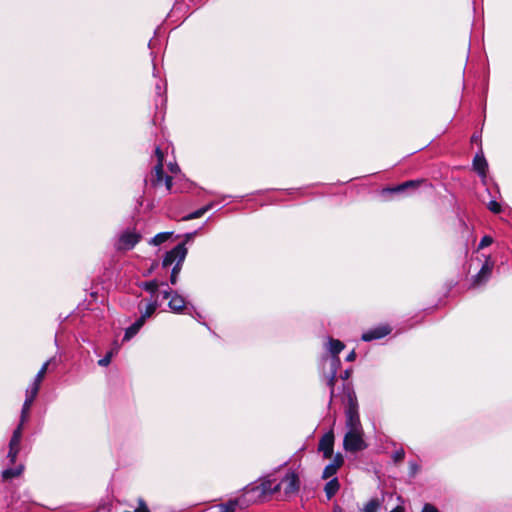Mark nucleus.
Masks as SVG:
<instances>
[{"label": "nucleus", "instance_id": "20", "mask_svg": "<svg viewBox=\"0 0 512 512\" xmlns=\"http://www.w3.org/2000/svg\"><path fill=\"white\" fill-rule=\"evenodd\" d=\"M215 203L214 202H210L208 203L207 205L201 207L200 209H197L196 211H193L191 212L190 214H188L187 216H185L183 219L184 220H192V219H197V218H200L202 217L206 212H208L209 210H211L213 207H214Z\"/></svg>", "mask_w": 512, "mask_h": 512}, {"label": "nucleus", "instance_id": "7", "mask_svg": "<svg viewBox=\"0 0 512 512\" xmlns=\"http://www.w3.org/2000/svg\"><path fill=\"white\" fill-rule=\"evenodd\" d=\"M187 255V248L185 247V243H179L176 245L173 249L166 252L163 260H162V266L164 268H167L171 266L172 264L175 265V263L184 262Z\"/></svg>", "mask_w": 512, "mask_h": 512}, {"label": "nucleus", "instance_id": "28", "mask_svg": "<svg viewBox=\"0 0 512 512\" xmlns=\"http://www.w3.org/2000/svg\"><path fill=\"white\" fill-rule=\"evenodd\" d=\"M380 504L377 499H371L365 506L363 511L364 512H377Z\"/></svg>", "mask_w": 512, "mask_h": 512}, {"label": "nucleus", "instance_id": "39", "mask_svg": "<svg viewBox=\"0 0 512 512\" xmlns=\"http://www.w3.org/2000/svg\"><path fill=\"white\" fill-rule=\"evenodd\" d=\"M145 322L146 320L140 316L132 325L135 326L136 329L140 330Z\"/></svg>", "mask_w": 512, "mask_h": 512}, {"label": "nucleus", "instance_id": "10", "mask_svg": "<svg viewBox=\"0 0 512 512\" xmlns=\"http://www.w3.org/2000/svg\"><path fill=\"white\" fill-rule=\"evenodd\" d=\"M427 184V181L424 179H414L405 181L395 187L384 189L385 192L389 193H400L407 191H414L418 189L421 185Z\"/></svg>", "mask_w": 512, "mask_h": 512}, {"label": "nucleus", "instance_id": "31", "mask_svg": "<svg viewBox=\"0 0 512 512\" xmlns=\"http://www.w3.org/2000/svg\"><path fill=\"white\" fill-rule=\"evenodd\" d=\"M487 207H488V209H489L491 212H493V213H495V214H498V213H500V212H501V206H500V204H499L497 201H495V200H491V201L488 203V206H487Z\"/></svg>", "mask_w": 512, "mask_h": 512}, {"label": "nucleus", "instance_id": "25", "mask_svg": "<svg viewBox=\"0 0 512 512\" xmlns=\"http://www.w3.org/2000/svg\"><path fill=\"white\" fill-rule=\"evenodd\" d=\"M39 389H40V384L35 383L33 381V383L26 390V398H31V400L34 401L39 392Z\"/></svg>", "mask_w": 512, "mask_h": 512}, {"label": "nucleus", "instance_id": "14", "mask_svg": "<svg viewBox=\"0 0 512 512\" xmlns=\"http://www.w3.org/2000/svg\"><path fill=\"white\" fill-rule=\"evenodd\" d=\"M168 306L173 312L182 313L184 309H186V301L183 296L175 291L168 303Z\"/></svg>", "mask_w": 512, "mask_h": 512}, {"label": "nucleus", "instance_id": "40", "mask_svg": "<svg viewBox=\"0 0 512 512\" xmlns=\"http://www.w3.org/2000/svg\"><path fill=\"white\" fill-rule=\"evenodd\" d=\"M164 182H165V186H166L167 191H171V189H172V177L171 176H165Z\"/></svg>", "mask_w": 512, "mask_h": 512}, {"label": "nucleus", "instance_id": "3", "mask_svg": "<svg viewBox=\"0 0 512 512\" xmlns=\"http://www.w3.org/2000/svg\"><path fill=\"white\" fill-rule=\"evenodd\" d=\"M345 389L347 391V406L345 409L346 426L348 429L362 428L358 414V403L356 395L349 387H345Z\"/></svg>", "mask_w": 512, "mask_h": 512}, {"label": "nucleus", "instance_id": "36", "mask_svg": "<svg viewBox=\"0 0 512 512\" xmlns=\"http://www.w3.org/2000/svg\"><path fill=\"white\" fill-rule=\"evenodd\" d=\"M421 512H439V510L432 504L426 503Z\"/></svg>", "mask_w": 512, "mask_h": 512}, {"label": "nucleus", "instance_id": "13", "mask_svg": "<svg viewBox=\"0 0 512 512\" xmlns=\"http://www.w3.org/2000/svg\"><path fill=\"white\" fill-rule=\"evenodd\" d=\"M492 268H493V264L490 263L489 261H486L482 265L480 271L474 276L473 284L475 286H478V285L485 283L491 275Z\"/></svg>", "mask_w": 512, "mask_h": 512}, {"label": "nucleus", "instance_id": "43", "mask_svg": "<svg viewBox=\"0 0 512 512\" xmlns=\"http://www.w3.org/2000/svg\"><path fill=\"white\" fill-rule=\"evenodd\" d=\"M356 358V353L352 350L346 357V361H354Z\"/></svg>", "mask_w": 512, "mask_h": 512}, {"label": "nucleus", "instance_id": "9", "mask_svg": "<svg viewBox=\"0 0 512 512\" xmlns=\"http://www.w3.org/2000/svg\"><path fill=\"white\" fill-rule=\"evenodd\" d=\"M334 449V433L332 430L325 433L319 440L318 450L323 453L325 459L331 458Z\"/></svg>", "mask_w": 512, "mask_h": 512}, {"label": "nucleus", "instance_id": "26", "mask_svg": "<svg viewBox=\"0 0 512 512\" xmlns=\"http://www.w3.org/2000/svg\"><path fill=\"white\" fill-rule=\"evenodd\" d=\"M183 262L175 263L174 267L172 268L171 275H170V283L172 285H175L178 280L179 273L181 271Z\"/></svg>", "mask_w": 512, "mask_h": 512}, {"label": "nucleus", "instance_id": "22", "mask_svg": "<svg viewBox=\"0 0 512 512\" xmlns=\"http://www.w3.org/2000/svg\"><path fill=\"white\" fill-rule=\"evenodd\" d=\"M155 89H156L155 103H156V106L158 107L159 104L162 105L166 102V97L164 95L166 92V83H164L162 85L160 82H157L155 85Z\"/></svg>", "mask_w": 512, "mask_h": 512}, {"label": "nucleus", "instance_id": "41", "mask_svg": "<svg viewBox=\"0 0 512 512\" xmlns=\"http://www.w3.org/2000/svg\"><path fill=\"white\" fill-rule=\"evenodd\" d=\"M168 167L171 173H177L180 171V168L176 163H170Z\"/></svg>", "mask_w": 512, "mask_h": 512}, {"label": "nucleus", "instance_id": "46", "mask_svg": "<svg viewBox=\"0 0 512 512\" xmlns=\"http://www.w3.org/2000/svg\"><path fill=\"white\" fill-rule=\"evenodd\" d=\"M390 512H403V508L401 506H397L396 508H394Z\"/></svg>", "mask_w": 512, "mask_h": 512}, {"label": "nucleus", "instance_id": "27", "mask_svg": "<svg viewBox=\"0 0 512 512\" xmlns=\"http://www.w3.org/2000/svg\"><path fill=\"white\" fill-rule=\"evenodd\" d=\"M337 471H338V469H336L334 465H331L329 463L328 465L325 466V468L323 470L322 478L329 479V478L333 477L337 473Z\"/></svg>", "mask_w": 512, "mask_h": 512}, {"label": "nucleus", "instance_id": "1", "mask_svg": "<svg viewBox=\"0 0 512 512\" xmlns=\"http://www.w3.org/2000/svg\"><path fill=\"white\" fill-rule=\"evenodd\" d=\"M300 487V480L294 471H289L285 476L278 479L274 474H268L261 478L259 484L252 483L246 486V495H251L248 501L263 502L275 493L283 492L285 497L297 494Z\"/></svg>", "mask_w": 512, "mask_h": 512}, {"label": "nucleus", "instance_id": "17", "mask_svg": "<svg viewBox=\"0 0 512 512\" xmlns=\"http://www.w3.org/2000/svg\"><path fill=\"white\" fill-rule=\"evenodd\" d=\"M340 488L339 481L336 477L330 479L324 487V491L326 493L327 498L330 500L335 494L338 492Z\"/></svg>", "mask_w": 512, "mask_h": 512}, {"label": "nucleus", "instance_id": "16", "mask_svg": "<svg viewBox=\"0 0 512 512\" xmlns=\"http://www.w3.org/2000/svg\"><path fill=\"white\" fill-rule=\"evenodd\" d=\"M160 285H165V283H159L157 280L145 281L139 284V287L147 292H149L153 299L157 298V292L159 290Z\"/></svg>", "mask_w": 512, "mask_h": 512}, {"label": "nucleus", "instance_id": "6", "mask_svg": "<svg viewBox=\"0 0 512 512\" xmlns=\"http://www.w3.org/2000/svg\"><path fill=\"white\" fill-rule=\"evenodd\" d=\"M141 238V234L134 231L126 230L119 235L118 240L115 244V248L118 251L131 250L141 240Z\"/></svg>", "mask_w": 512, "mask_h": 512}, {"label": "nucleus", "instance_id": "37", "mask_svg": "<svg viewBox=\"0 0 512 512\" xmlns=\"http://www.w3.org/2000/svg\"><path fill=\"white\" fill-rule=\"evenodd\" d=\"M155 156L157 157V163H163L164 154L160 147H156L155 149Z\"/></svg>", "mask_w": 512, "mask_h": 512}, {"label": "nucleus", "instance_id": "30", "mask_svg": "<svg viewBox=\"0 0 512 512\" xmlns=\"http://www.w3.org/2000/svg\"><path fill=\"white\" fill-rule=\"evenodd\" d=\"M139 332L138 329H136L135 326L130 325L126 330L124 334L123 340H130L132 337H134Z\"/></svg>", "mask_w": 512, "mask_h": 512}, {"label": "nucleus", "instance_id": "19", "mask_svg": "<svg viewBox=\"0 0 512 512\" xmlns=\"http://www.w3.org/2000/svg\"><path fill=\"white\" fill-rule=\"evenodd\" d=\"M165 179L163 171V163H157L154 167L153 178L151 180L154 186H158Z\"/></svg>", "mask_w": 512, "mask_h": 512}, {"label": "nucleus", "instance_id": "44", "mask_svg": "<svg viewBox=\"0 0 512 512\" xmlns=\"http://www.w3.org/2000/svg\"><path fill=\"white\" fill-rule=\"evenodd\" d=\"M349 377H350V370H349V369L345 370V371L341 374V378H342L343 380H346V379H348Z\"/></svg>", "mask_w": 512, "mask_h": 512}, {"label": "nucleus", "instance_id": "2", "mask_svg": "<svg viewBox=\"0 0 512 512\" xmlns=\"http://www.w3.org/2000/svg\"><path fill=\"white\" fill-rule=\"evenodd\" d=\"M344 347L345 345L340 340L329 338L327 349L331 353V357L325 358V360H328L330 365L329 374L326 377L327 385L330 387V402L334 397V385L336 381L337 372L341 364L338 355L344 349Z\"/></svg>", "mask_w": 512, "mask_h": 512}, {"label": "nucleus", "instance_id": "35", "mask_svg": "<svg viewBox=\"0 0 512 512\" xmlns=\"http://www.w3.org/2000/svg\"><path fill=\"white\" fill-rule=\"evenodd\" d=\"M418 471H419V465L414 461H410L409 462V476L412 478L415 477V475L417 474Z\"/></svg>", "mask_w": 512, "mask_h": 512}, {"label": "nucleus", "instance_id": "21", "mask_svg": "<svg viewBox=\"0 0 512 512\" xmlns=\"http://www.w3.org/2000/svg\"><path fill=\"white\" fill-rule=\"evenodd\" d=\"M159 307V302H158V299L155 298V299H152L145 307V310L141 311V317L144 318L145 320H147L148 318H150L154 313L155 311L157 310V308Z\"/></svg>", "mask_w": 512, "mask_h": 512}, {"label": "nucleus", "instance_id": "42", "mask_svg": "<svg viewBox=\"0 0 512 512\" xmlns=\"http://www.w3.org/2000/svg\"><path fill=\"white\" fill-rule=\"evenodd\" d=\"M188 314L193 315L196 318H201L200 313L197 312L193 306L191 307V309H189Z\"/></svg>", "mask_w": 512, "mask_h": 512}, {"label": "nucleus", "instance_id": "5", "mask_svg": "<svg viewBox=\"0 0 512 512\" xmlns=\"http://www.w3.org/2000/svg\"><path fill=\"white\" fill-rule=\"evenodd\" d=\"M251 495H246V487L244 488V494L233 500H229L226 503H220L209 507L205 512H235L237 506L248 505L251 502L248 501Z\"/></svg>", "mask_w": 512, "mask_h": 512}, {"label": "nucleus", "instance_id": "29", "mask_svg": "<svg viewBox=\"0 0 512 512\" xmlns=\"http://www.w3.org/2000/svg\"><path fill=\"white\" fill-rule=\"evenodd\" d=\"M49 362L50 361H47L43 364V366L41 367V369L38 371V373L36 374L35 378H34V382L35 383H38V384H41L43 378H44V375L47 371V368H48V365H49Z\"/></svg>", "mask_w": 512, "mask_h": 512}, {"label": "nucleus", "instance_id": "4", "mask_svg": "<svg viewBox=\"0 0 512 512\" xmlns=\"http://www.w3.org/2000/svg\"><path fill=\"white\" fill-rule=\"evenodd\" d=\"M362 428L348 429L344 436L343 446L346 451L358 452L366 448V444L362 438Z\"/></svg>", "mask_w": 512, "mask_h": 512}, {"label": "nucleus", "instance_id": "38", "mask_svg": "<svg viewBox=\"0 0 512 512\" xmlns=\"http://www.w3.org/2000/svg\"><path fill=\"white\" fill-rule=\"evenodd\" d=\"M174 292L175 291H172L170 288L165 289V290L161 291L162 298L163 299H168V298L171 299Z\"/></svg>", "mask_w": 512, "mask_h": 512}, {"label": "nucleus", "instance_id": "47", "mask_svg": "<svg viewBox=\"0 0 512 512\" xmlns=\"http://www.w3.org/2000/svg\"><path fill=\"white\" fill-rule=\"evenodd\" d=\"M334 512H343V511H342V509H341V508H339V507H338V508H336V509L334 510Z\"/></svg>", "mask_w": 512, "mask_h": 512}, {"label": "nucleus", "instance_id": "12", "mask_svg": "<svg viewBox=\"0 0 512 512\" xmlns=\"http://www.w3.org/2000/svg\"><path fill=\"white\" fill-rule=\"evenodd\" d=\"M389 333L390 329L387 326H380L364 332L361 336V339L365 342H369L372 340L381 339Z\"/></svg>", "mask_w": 512, "mask_h": 512}, {"label": "nucleus", "instance_id": "23", "mask_svg": "<svg viewBox=\"0 0 512 512\" xmlns=\"http://www.w3.org/2000/svg\"><path fill=\"white\" fill-rule=\"evenodd\" d=\"M171 235H172L171 232L158 233L149 241V243L152 245H155V246L160 245V244L164 243L165 241H167Z\"/></svg>", "mask_w": 512, "mask_h": 512}, {"label": "nucleus", "instance_id": "11", "mask_svg": "<svg viewBox=\"0 0 512 512\" xmlns=\"http://www.w3.org/2000/svg\"><path fill=\"white\" fill-rule=\"evenodd\" d=\"M473 169L478 173V175L484 180L488 171V163L484 157V153L482 148L480 147L479 152L475 155L473 159Z\"/></svg>", "mask_w": 512, "mask_h": 512}, {"label": "nucleus", "instance_id": "34", "mask_svg": "<svg viewBox=\"0 0 512 512\" xmlns=\"http://www.w3.org/2000/svg\"><path fill=\"white\" fill-rule=\"evenodd\" d=\"M493 242V239L492 237L488 236V235H485L484 237H482V239L480 240V243L478 245V248L479 249H483L489 245H491Z\"/></svg>", "mask_w": 512, "mask_h": 512}, {"label": "nucleus", "instance_id": "15", "mask_svg": "<svg viewBox=\"0 0 512 512\" xmlns=\"http://www.w3.org/2000/svg\"><path fill=\"white\" fill-rule=\"evenodd\" d=\"M23 471H24V465L19 464L15 467L5 468L1 472V476H2L3 480L7 481V480H11L13 478L19 477L23 473Z\"/></svg>", "mask_w": 512, "mask_h": 512}, {"label": "nucleus", "instance_id": "33", "mask_svg": "<svg viewBox=\"0 0 512 512\" xmlns=\"http://www.w3.org/2000/svg\"><path fill=\"white\" fill-rule=\"evenodd\" d=\"M344 463V459H343V456L338 453L334 456L332 462L330 463L331 465H334L336 469H339Z\"/></svg>", "mask_w": 512, "mask_h": 512}, {"label": "nucleus", "instance_id": "8", "mask_svg": "<svg viewBox=\"0 0 512 512\" xmlns=\"http://www.w3.org/2000/svg\"><path fill=\"white\" fill-rule=\"evenodd\" d=\"M22 439L21 427H16L13 431L12 437L9 441V450L7 453V459L11 465L15 464L16 458L20 451V444Z\"/></svg>", "mask_w": 512, "mask_h": 512}, {"label": "nucleus", "instance_id": "45", "mask_svg": "<svg viewBox=\"0 0 512 512\" xmlns=\"http://www.w3.org/2000/svg\"><path fill=\"white\" fill-rule=\"evenodd\" d=\"M471 142L472 143H480L481 142V139H480V136L474 134L472 137H471Z\"/></svg>", "mask_w": 512, "mask_h": 512}, {"label": "nucleus", "instance_id": "18", "mask_svg": "<svg viewBox=\"0 0 512 512\" xmlns=\"http://www.w3.org/2000/svg\"><path fill=\"white\" fill-rule=\"evenodd\" d=\"M33 402L34 401L31 400V398H25V401L23 403L22 410H21L20 423L17 426V427H21V432L23 431L24 423L28 420L30 408H31Z\"/></svg>", "mask_w": 512, "mask_h": 512}, {"label": "nucleus", "instance_id": "24", "mask_svg": "<svg viewBox=\"0 0 512 512\" xmlns=\"http://www.w3.org/2000/svg\"><path fill=\"white\" fill-rule=\"evenodd\" d=\"M117 352H118V348L117 347L112 348L111 350H109L105 354V356L98 361V365L102 366V367L108 366L111 363V360H112L113 356L115 354H117Z\"/></svg>", "mask_w": 512, "mask_h": 512}, {"label": "nucleus", "instance_id": "32", "mask_svg": "<svg viewBox=\"0 0 512 512\" xmlns=\"http://www.w3.org/2000/svg\"><path fill=\"white\" fill-rule=\"evenodd\" d=\"M405 457V451L401 448L399 450H396L393 455L392 459L395 463L401 462Z\"/></svg>", "mask_w": 512, "mask_h": 512}]
</instances>
